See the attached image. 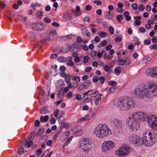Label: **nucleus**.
<instances>
[{
    "label": "nucleus",
    "instance_id": "f257e3e1",
    "mask_svg": "<svg viewBox=\"0 0 157 157\" xmlns=\"http://www.w3.org/2000/svg\"><path fill=\"white\" fill-rule=\"evenodd\" d=\"M134 93L139 98H152L157 95V84L153 82H150L147 85L136 88Z\"/></svg>",
    "mask_w": 157,
    "mask_h": 157
},
{
    "label": "nucleus",
    "instance_id": "f03ea898",
    "mask_svg": "<svg viewBox=\"0 0 157 157\" xmlns=\"http://www.w3.org/2000/svg\"><path fill=\"white\" fill-rule=\"evenodd\" d=\"M130 116L137 121L144 122L147 120L149 127L157 132V116L152 114L148 115L147 113L142 112L133 113Z\"/></svg>",
    "mask_w": 157,
    "mask_h": 157
},
{
    "label": "nucleus",
    "instance_id": "7ed1b4c3",
    "mask_svg": "<svg viewBox=\"0 0 157 157\" xmlns=\"http://www.w3.org/2000/svg\"><path fill=\"white\" fill-rule=\"evenodd\" d=\"M114 105L121 111H127L131 108L134 107L135 103L130 98H120L116 100Z\"/></svg>",
    "mask_w": 157,
    "mask_h": 157
},
{
    "label": "nucleus",
    "instance_id": "20e7f679",
    "mask_svg": "<svg viewBox=\"0 0 157 157\" xmlns=\"http://www.w3.org/2000/svg\"><path fill=\"white\" fill-rule=\"evenodd\" d=\"M94 134L98 138H103L112 135V132L106 124H100L94 128Z\"/></svg>",
    "mask_w": 157,
    "mask_h": 157
},
{
    "label": "nucleus",
    "instance_id": "39448f33",
    "mask_svg": "<svg viewBox=\"0 0 157 157\" xmlns=\"http://www.w3.org/2000/svg\"><path fill=\"white\" fill-rule=\"evenodd\" d=\"M142 140L143 144L145 146H151L157 141V135L150 131L146 130L143 132Z\"/></svg>",
    "mask_w": 157,
    "mask_h": 157
},
{
    "label": "nucleus",
    "instance_id": "423d86ee",
    "mask_svg": "<svg viewBox=\"0 0 157 157\" xmlns=\"http://www.w3.org/2000/svg\"><path fill=\"white\" fill-rule=\"evenodd\" d=\"M78 147L81 150L86 153H89L92 148V142L88 138H82L79 141Z\"/></svg>",
    "mask_w": 157,
    "mask_h": 157
},
{
    "label": "nucleus",
    "instance_id": "0eeeda50",
    "mask_svg": "<svg viewBox=\"0 0 157 157\" xmlns=\"http://www.w3.org/2000/svg\"><path fill=\"white\" fill-rule=\"evenodd\" d=\"M126 123H128L129 128L134 131L137 130L140 126V124L138 121L134 119L130 116L126 119Z\"/></svg>",
    "mask_w": 157,
    "mask_h": 157
},
{
    "label": "nucleus",
    "instance_id": "6e6552de",
    "mask_svg": "<svg viewBox=\"0 0 157 157\" xmlns=\"http://www.w3.org/2000/svg\"><path fill=\"white\" fill-rule=\"evenodd\" d=\"M115 147V144L114 141L111 140H108L104 141L102 144V151L106 153L112 149H114Z\"/></svg>",
    "mask_w": 157,
    "mask_h": 157
},
{
    "label": "nucleus",
    "instance_id": "1a4fd4ad",
    "mask_svg": "<svg viewBox=\"0 0 157 157\" xmlns=\"http://www.w3.org/2000/svg\"><path fill=\"white\" fill-rule=\"evenodd\" d=\"M130 151V147L126 144H124L115 151V153L116 155L122 157L128 155Z\"/></svg>",
    "mask_w": 157,
    "mask_h": 157
},
{
    "label": "nucleus",
    "instance_id": "9d476101",
    "mask_svg": "<svg viewBox=\"0 0 157 157\" xmlns=\"http://www.w3.org/2000/svg\"><path fill=\"white\" fill-rule=\"evenodd\" d=\"M111 124L117 129L121 130L123 128L122 121L118 118H114L112 119Z\"/></svg>",
    "mask_w": 157,
    "mask_h": 157
},
{
    "label": "nucleus",
    "instance_id": "9b49d317",
    "mask_svg": "<svg viewBox=\"0 0 157 157\" xmlns=\"http://www.w3.org/2000/svg\"><path fill=\"white\" fill-rule=\"evenodd\" d=\"M146 75L148 76L157 78V67H151L146 71Z\"/></svg>",
    "mask_w": 157,
    "mask_h": 157
},
{
    "label": "nucleus",
    "instance_id": "f8f14e48",
    "mask_svg": "<svg viewBox=\"0 0 157 157\" xmlns=\"http://www.w3.org/2000/svg\"><path fill=\"white\" fill-rule=\"evenodd\" d=\"M128 140L131 143L136 145H138L141 144V139L138 136L132 135L129 137Z\"/></svg>",
    "mask_w": 157,
    "mask_h": 157
},
{
    "label": "nucleus",
    "instance_id": "ddd939ff",
    "mask_svg": "<svg viewBox=\"0 0 157 157\" xmlns=\"http://www.w3.org/2000/svg\"><path fill=\"white\" fill-rule=\"evenodd\" d=\"M32 28L36 30H42L44 29L45 26L41 23H34L31 25Z\"/></svg>",
    "mask_w": 157,
    "mask_h": 157
},
{
    "label": "nucleus",
    "instance_id": "4468645a",
    "mask_svg": "<svg viewBox=\"0 0 157 157\" xmlns=\"http://www.w3.org/2000/svg\"><path fill=\"white\" fill-rule=\"evenodd\" d=\"M72 131L75 133V135L78 136H81L83 132L82 130V127L80 126H75L72 129Z\"/></svg>",
    "mask_w": 157,
    "mask_h": 157
},
{
    "label": "nucleus",
    "instance_id": "2eb2a0df",
    "mask_svg": "<svg viewBox=\"0 0 157 157\" xmlns=\"http://www.w3.org/2000/svg\"><path fill=\"white\" fill-rule=\"evenodd\" d=\"M119 64L121 65H128L131 63V60L128 58L121 59L119 61Z\"/></svg>",
    "mask_w": 157,
    "mask_h": 157
},
{
    "label": "nucleus",
    "instance_id": "dca6fc26",
    "mask_svg": "<svg viewBox=\"0 0 157 157\" xmlns=\"http://www.w3.org/2000/svg\"><path fill=\"white\" fill-rule=\"evenodd\" d=\"M91 119V117L89 114L86 115L84 117L80 118L78 121V122H82L87 121Z\"/></svg>",
    "mask_w": 157,
    "mask_h": 157
},
{
    "label": "nucleus",
    "instance_id": "f3484780",
    "mask_svg": "<svg viewBox=\"0 0 157 157\" xmlns=\"http://www.w3.org/2000/svg\"><path fill=\"white\" fill-rule=\"evenodd\" d=\"M80 11V7L78 6H77L76 7V10H73L72 11V12L74 13L75 15L78 16L80 15V14L79 13Z\"/></svg>",
    "mask_w": 157,
    "mask_h": 157
},
{
    "label": "nucleus",
    "instance_id": "a211bd4d",
    "mask_svg": "<svg viewBox=\"0 0 157 157\" xmlns=\"http://www.w3.org/2000/svg\"><path fill=\"white\" fill-rule=\"evenodd\" d=\"M117 6L118 8L117 11L120 13L122 12L123 10L122 8L124 6L123 4L121 2H119L117 3Z\"/></svg>",
    "mask_w": 157,
    "mask_h": 157
},
{
    "label": "nucleus",
    "instance_id": "6ab92c4d",
    "mask_svg": "<svg viewBox=\"0 0 157 157\" xmlns=\"http://www.w3.org/2000/svg\"><path fill=\"white\" fill-rule=\"evenodd\" d=\"M151 60V57L148 56H146L143 58L142 59L143 63L147 64Z\"/></svg>",
    "mask_w": 157,
    "mask_h": 157
},
{
    "label": "nucleus",
    "instance_id": "aec40b11",
    "mask_svg": "<svg viewBox=\"0 0 157 157\" xmlns=\"http://www.w3.org/2000/svg\"><path fill=\"white\" fill-rule=\"evenodd\" d=\"M49 119V116L48 115H46L45 116H42L40 118V122L41 123L44 122H46Z\"/></svg>",
    "mask_w": 157,
    "mask_h": 157
},
{
    "label": "nucleus",
    "instance_id": "412c9836",
    "mask_svg": "<svg viewBox=\"0 0 157 157\" xmlns=\"http://www.w3.org/2000/svg\"><path fill=\"white\" fill-rule=\"evenodd\" d=\"M33 143L32 140H29L26 139L25 141V145L27 146V148H29L32 146Z\"/></svg>",
    "mask_w": 157,
    "mask_h": 157
},
{
    "label": "nucleus",
    "instance_id": "4be33fe9",
    "mask_svg": "<svg viewBox=\"0 0 157 157\" xmlns=\"http://www.w3.org/2000/svg\"><path fill=\"white\" fill-rule=\"evenodd\" d=\"M67 86L70 89H74L78 87V84L75 82H73L72 83V84L71 83V84H70V85H68Z\"/></svg>",
    "mask_w": 157,
    "mask_h": 157
},
{
    "label": "nucleus",
    "instance_id": "5701e85b",
    "mask_svg": "<svg viewBox=\"0 0 157 157\" xmlns=\"http://www.w3.org/2000/svg\"><path fill=\"white\" fill-rule=\"evenodd\" d=\"M65 81L67 83V86L68 85H70L71 84V82L70 81V78H71V75L69 74L67 75L65 77Z\"/></svg>",
    "mask_w": 157,
    "mask_h": 157
},
{
    "label": "nucleus",
    "instance_id": "b1692460",
    "mask_svg": "<svg viewBox=\"0 0 157 157\" xmlns=\"http://www.w3.org/2000/svg\"><path fill=\"white\" fill-rule=\"evenodd\" d=\"M85 88H88L91 84V82L90 80H87L83 83Z\"/></svg>",
    "mask_w": 157,
    "mask_h": 157
},
{
    "label": "nucleus",
    "instance_id": "393cba45",
    "mask_svg": "<svg viewBox=\"0 0 157 157\" xmlns=\"http://www.w3.org/2000/svg\"><path fill=\"white\" fill-rule=\"evenodd\" d=\"M102 95V94H100L99 95L97 98L94 99V102L96 105H98L99 101H100L101 99V96Z\"/></svg>",
    "mask_w": 157,
    "mask_h": 157
},
{
    "label": "nucleus",
    "instance_id": "a878e982",
    "mask_svg": "<svg viewBox=\"0 0 157 157\" xmlns=\"http://www.w3.org/2000/svg\"><path fill=\"white\" fill-rule=\"evenodd\" d=\"M106 17L108 19H112L113 17V15L112 12L109 11L108 12V15L106 16Z\"/></svg>",
    "mask_w": 157,
    "mask_h": 157
},
{
    "label": "nucleus",
    "instance_id": "bb28decb",
    "mask_svg": "<svg viewBox=\"0 0 157 157\" xmlns=\"http://www.w3.org/2000/svg\"><path fill=\"white\" fill-rule=\"evenodd\" d=\"M35 132H33L28 136V140H32L33 139L35 136Z\"/></svg>",
    "mask_w": 157,
    "mask_h": 157
},
{
    "label": "nucleus",
    "instance_id": "cd10ccee",
    "mask_svg": "<svg viewBox=\"0 0 157 157\" xmlns=\"http://www.w3.org/2000/svg\"><path fill=\"white\" fill-rule=\"evenodd\" d=\"M121 68L120 67H117L114 70V72L117 75H119L121 71Z\"/></svg>",
    "mask_w": 157,
    "mask_h": 157
},
{
    "label": "nucleus",
    "instance_id": "c85d7f7f",
    "mask_svg": "<svg viewBox=\"0 0 157 157\" xmlns=\"http://www.w3.org/2000/svg\"><path fill=\"white\" fill-rule=\"evenodd\" d=\"M70 132L69 131H67L65 133L62 135V137L65 139L67 138L70 135Z\"/></svg>",
    "mask_w": 157,
    "mask_h": 157
},
{
    "label": "nucleus",
    "instance_id": "c756f323",
    "mask_svg": "<svg viewBox=\"0 0 157 157\" xmlns=\"http://www.w3.org/2000/svg\"><path fill=\"white\" fill-rule=\"evenodd\" d=\"M104 52V51L102 50L101 52L98 51L97 52V54L98 57V59L101 58L103 55Z\"/></svg>",
    "mask_w": 157,
    "mask_h": 157
},
{
    "label": "nucleus",
    "instance_id": "7c9ffc66",
    "mask_svg": "<svg viewBox=\"0 0 157 157\" xmlns=\"http://www.w3.org/2000/svg\"><path fill=\"white\" fill-rule=\"evenodd\" d=\"M103 69L106 72H109V73L110 72V67L108 65H105L104 68Z\"/></svg>",
    "mask_w": 157,
    "mask_h": 157
},
{
    "label": "nucleus",
    "instance_id": "2f4dec72",
    "mask_svg": "<svg viewBox=\"0 0 157 157\" xmlns=\"http://www.w3.org/2000/svg\"><path fill=\"white\" fill-rule=\"evenodd\" d=\"M71 17V14L68 13H65L63 16V18L64 19H68Z\"/></svg>",
    "mask_w": 157,
    "mask_h": 157
},
{
    "label": "nucleus",
    "instance_id": "473e14b6",
    "mask_svg": "<svg viewBox=\"0 0 157 157\" xmlns=\"http://www.w3.org/2000/svg\"><path fill=\"white\" fill-rule=\"evenodd\" d=\"M43 15V13L41 11H38L36 13V17L37 18L40 19L41 18Z\"/></svg>",
    "mask_w": 157,
    "mask_h": 157
},
{
    "label": "nucleus",
    "instance_id": "72a5a7b5",
    "mask_svg": "<svg viewBox=\"0 0 157 157\" xmlns=\"http://www.w3.org/2000/svg\"><path fill=\"white\" fill-rule=\"evenodd\" d=\"M90 59V57L88 56H85L83 58V62L84 63H86L89 61Z\"/></svg>",
    "mask_w": 157,
    "mask_h": 157
},
{
    "label": "nucleus",
    "instance_id": "f704fd0d",
    "mask_svg": "<svg viewBox=\"0 0 157 157\" xmlns=\"http://www.w3.org/2000/svg\"><path fill=\"white\" fill-rule=\"evenodd\" d=\"M64 95V93L63 90L62 89H60L58 91V95L59 97V98H62Z\"/></svg>",
    "mask_w": 157,
    "mask_h": 157
},
{
    "label": "nucleus",
    "instance_id": "c9c22d12",
    "mask_svg": "<svg viewBox=\"0 0 157 157\" xmlns=\"http://www.w3.org/2000/svg\"><path fill=\"white\" fill-rule=\"evenodd\" d=\"M148 23H149L146 24L145 25V27L147 29H149L150 28H151V25L153 23V22L150 20L148 21Z\"/></svg>",
    "mask_w": 157,
    "mask_h": 157
},
{
    "label": "nucleus",
    "instance_id": "e433bc0d",
    "mask_svg": "<svg viewBox=\"0 0 157 157\" xmlns=\"http://www.w3.org/2000/svg\"><path fill=\"white\" fill-rule=\"evenodd\" d=\"M84 86L83 83L80 85L78 87V91H80L84 89H86Z\"/></svg>",
    "mask_w": 157,
    "mask_h": 157
},
{
    "label": "nucleus",
    "instance_id": "4c0bfd02",
    "mask_svg": "<svg viewBox=\"0 0 157 157\" xmlns=\"http://www.w3.org/2000/svg\"><path fill=\"white\" fill-rule=\"evenodd\" d=\"M109 84L111 86H115L117 85V83L116 81H111L109 82Z\"/></svg>",
    "mask_w": 157,
    "mask_h": 157
},
{
    "label": "nucleus",
    "instance_id": "58836bf2",
    "mask_svg": "<svg viewBox=\"0 0 157 157\" xmlns=\"http://www.w3.org/2000/svg\"><path fill=\"white\" fill-rule=\"evenodd\" d=\"M100 39L99 37L97 36L95 37L94 40H92V42L93 44L94 43V42H95L96 43H98L100 41Z\"/></svg>",
    "mask_w": 157,
    "mask_h": 157
},
{
    "label": "nucleus",
    "instance_id": "ea45409f",
    "mask_svg": "<svg viewBox=\"0 0 157 157\" xmlns=\"http://www.w3.org/2000/svg\"><path fill=\"white\" fill-rule=\"evenodd\" d=\"M77 56L76 54L74 53L73 55V56L75 57V61L76 63H78L79 62V58Z\"/></svg>",
    "mask_w": 157,
    "mask_h": 157
},
{
    "label": "nucleus",
    "instance_id": "a19ab883",
    "mask_svg": "<svg viewBox=\"0 0 157 157\" xmlns=\"http://www.w3.org/2000/svg\"><path fill=\"white\" fill-rule=\"evenodd\" d=\"M99 94V91L98 90H96L93 93L91 94V97L94 98L97 96Z\"/></svg>",
    "mask_w": 157,
    "mask_h": 157
},
{
    "label": "nucleus",
    "instance_id": "79ce46f5",
    "mask_svg": "<svg viewBox=\"0 0 157 157\" xmlns=\"http://www.w3.org/2000/svg\"><path fill=\"white\" fill-rule=\"evenodd\" d=\"M91 91V90L88 91L87 92L84 94V96L83 97V98L85 100H86L88 99L89 97V96L88 94V93L90 92Z\"/></svg>",
    "mask_w": 157,
    "mask_h": 157
},
{
    "label": "nucleus",
    "instance_id": "37998d69",
    "mask_svg": "<svg viewBox=\"0 0 157 157\" xmlns=\"http://www.w3.org/2000/svg\"><path fill=\"white\" fill-rule=\"evenodd\" d=\"M150 48L151 50L153 49H157V44H154L153 45H151Z\"/></svg>",
    "mask_w": 157,
    "mask_h": 157
},
{
    "label": "nucleus",
    "instance_id": "c03bdc74",
    "mask_svg": "<svg viewBox=\"0 0 157 157\" xmlns=\"http://www.w3.org/2000/svg\"><path fill=\"white\" fill-rule=\"evenodd\" d=\"M99 80L101 83L103 84L105 82V78L104 76H101L100 78H99Z\"/></svg>",
    "mask_w": 157,
    "mask_h": 157
},
{
    "label": "nucleus",
    "instance_id": "a18cd8bd",
    "mask_svg": "<svg viewBox=\"0 0 157 157\" xmlns=\"http://www.w3.org/2000/svg\"><path fill=\"white\" fill-rule=\"evenodd\" d=\"M107 43V41L106 40H104L102 41H101V43L100 44V47H104L106 45Z\"/></svg>",
    "mask_w": 157,
    "mask_h": 157
},
{
    "label": "nucleus",
    "instance_id": "49530a36",
    "mask_svg": "<svg viewBox=\"0 0 157 157\" xmlns=\"http://www.w3.org/2000/svg\"><path fill=\"white\" fill-rule=\"evenodd\" d=\"M145 9V6L143 5H140L139 6L138 9L140 11H142Z\"/></svg>",
    "mask_w": 157,
    "mask_h": 157
},
{
    "label": "nucleus",
    "instance_id": "de8ad7c7",
    "mask_svg": "<svg viewBox=\"0 0 157 157\" xmlns=\"http://www.w3.org/2000/svg\"><path fill=\"white\" fill-rule=\"evenodd\" d=\"M99 36L101 38H104L107 36V33L105 32H101L100 33Z\"/></svg>",
    "mask_w": 157,
    "mask_h": 157
},
{
    "label": "nucleus",
    "instance_id": "09e8293b",
    "mask_svg": "<svg viewBox=\"0 0 157 157\" xmlns=\"http://www.w3.org/2000/svg\"><path fill=\"white\" fill-rule=\"evenodd\" d=\"M43 20L44 21L47 23H50L52 21L50 19L47 17L44 18L43 19Z\"/></svg>",
    "mask_w": 157,
    "mask_h": 157
},
{
    "label": "nucleus",
    "instance_id": "8fccbe9b",
    "mask_svg": "<svg viewBox=\"0 0 157 157\" xmlns=\"http://www.w3.org/2000/svg\"><path fill=\"white\" fill-rule=\"evenodd\" d=\"M40 112L41 114H44L47 113L48 111L45 108H43L40 110Z\"/></svg>",
    "mask_w": 157,
    "mask_h": 157
},
{
    "label": "nucleus",
    "instance_id": "3c124183",
    "mask_svg": "<svg viewBox=\"0 0 157 157\" xmlns=\"http://www.w3.org/2000/svg\"><path fill=\"white\" fill-rule=\"evenodd\" d=\"M49 152V150H45L43 155V157H47Z\"/></svg>",
    "mask_w": 157,
    "mask_h": 157
},
{
    "label": "nucleus",
    "instance_id": "603ef678",
    "mask_svg": "<svg viewBox=\"0 0 157 157\" xmlns=\"http://www.w3.org/2000/svg\"><path fill=\"white\" fill-rule=\"evenodd\" d=\"M117 18L119 22H120L123 19V16L122 14L118 15L117 16Z\"/></svg>",
    "mask_w": 157,
    "mask_h": 157
},
{
    "label": "nucleus",
    "instance_id": "864d4df0",
    "mask_svg": "<svg viewBox=\"0 0 157 157\" xmlns=\"http://www.w3.org/2000/svg\"><path fill=\"white\" fill-rule=\"evenodd\" d=\"M131 7L132 9L134 10H136L138 9V5L136 3L132 4Z\"/></svg>",
    "mask_w": 157,
    "mask_h": 157
},
{
    "label": "nucleus",
    "instance_id": "5fc2aeb1",
    "mask_svg": "<svg viewBox=\"0 0 157 157\" xmlns=\"http://www.w3.org/2000/svg\"><path fill=\"white\" fill-rule=\"evenodd\" d=\"M99 77L97 76H94L93 78V81L94 82H96L99 80Z\"/></svg>",
    "mask_w": 157,
    "mask_h": 157
},
{
    "label": "nucleus",
    "instance_id": "6e6d98bb",
    "mask_svg": "<svg viewBox=\"0 0 157 157\" xmlns=\"http://www.w3.org/2000/svg\"><path fill=\"white\" fill-rule=\"evenodd\" d=\"M42 152V150L41 148H40L38 149L35 152L36 155H40Z\"/></svg>",
    "mask_w": 157,
    "mask_h": 157
},
{
    "label": "nucleus",
    "instance_id": "4d7b16f0",
    "mask_svg": "<svg viewBox=\"0 0 157 157\" xmlns=\"http://www.w3.org/2000/svg\"><path fill=\"white\" fill-rule=\"evenodd\" d=\"M24 151L23 148L22 147H19L18 150L19 153L21 155L22 154L24 153Z\"/></svg>",
    "mask_w": 157,
    "mask_h": 157
},
{
    "label": "nucleus",
    "instance_id": "13d9d810",
    "mask_svg": "<svg viewBox=\"0 0 157 157\" xmlns=\"http://www.w3.org/2000/svg\"><path fill=\"white\" fill-rule=\"evenodd\" d=\"M109 30L110 32V33L112 35L114 33V29L113 26H110L109 28Z\"/></svg>",
    "mask_w": 157,
    "mask_h": 157
},
{
    "label": "nucleus",
    "instance_id": "bf43d9fd",
    "mask_svg": "<svg viewBox=\"0 0 157 157\" xmlns=\"http://www.w3.org/2000/svg\"><path fill=\"white\" fill-rule=\"evenodd\" d=\"M43 131L44 130L43 129H40L37 132V136H40L41 135V134L43 133Z\"/></svg>",
    "mask_w": 157,
    "mask_h": 157
},
{
    "label": "nucleus",
    "instance_id": "052dcab7",
    "mask_svg": "<svg viewBox=\"0 0 157 157\" xmlns=\"http://www.w3.org/2000/svg\"><path fill=\"white\" fill-rule=\"evenodd\" d=\"M151 19L153 21H156L157 19V15L156 14L152 15L151 17Z\"/></svg>",
    "mask_w": 157,
    "mask_h": 157
},
{
    "label": "nucleus",
    "instance_id": "680f3d73",
    "mask_svg": "<svg viewBox=\"0 0 157 157\" xmlns=\"http://www.w3.org/2000/svg\"><path fill=\"white\" fill-rule=\"evenodd\" d=\"M70 124L69 123H65L63 127L67 129L70 127Z\"/></svg>",
    "mask_w": 157,
    "mask_h": 157
},
{
    "label": "nucleus",
    "instance_id": "e2e57ef3",
    "mask_svg": "<svg viewBox=\"0 0 157 157\" xmlns=\"http://www.w3.org/2000/svg\"><path fill=\"white\" fill-rule=\"evenodd\" d=\"M108 8L109 11H111L114 10V7L113 5H110L108 6Z\"/></svg>",
    "mask_w": 157,
    "mask_h": 157
},
{
    "label": "nucleus",
    "instance_id": "0e129e2a",
    "mask_svg": "<svg viewBox=\"0 0 157 157\" xmlns=\"http://www.w3.org/2000/svg\"><path fill=\"white\" fill-rule=\"evenodd\" d=\"M94 4H97V5H101L102 4V2L100 1L94 0Z\"/></svg>",
    "mask_w": 157,
    "mask_h": 157
},
{
    "label": "nucleus",
    "instance_id": "69168bd1",
    "mask_svg": "<svg viewBox=\"0 0 157 157\" xmlns=\"http://www.w3.org/2000/svg\"><path fill=\"white\" fill-rule=\"evenodd\" d=\"M67 64L69 66H73L74 65L73 62L71 60H69L68 61Z\"/></svg>",
    "mask_w": 157,
    "mask_h": 157
},
{
    "label": "nucleus",
    "instance_id": "338daca9",
    "mask_svg": "<svg viewBox=\"0 0 157 157\" xmlns=\"http://www.w3.org/2000/svg\"><path fill=\"white\" fill-rule=\"evenodd\" d=\"M92 68L91 67H87L86 68L85 71V72H89L92 70Z\"/></svg>",
    "mask_w": 157,
    "mask_h": 157
},
{
    "label": "nucleus",
    "instance_id": "774afa93",
    "mask_svg": "<svg viewBox=\"0 0 157 157\" xmlns=\"http://www.w3.org/2000/svg\"><path fill=\"white\" fill-rule=\"evenodd\" d=\"M74 157H86V156H84L83 154L81 153H78L75 155Z\"/></svg>",
    "mask_w": 157,
    "mask_h": 157
}]
</instances>
